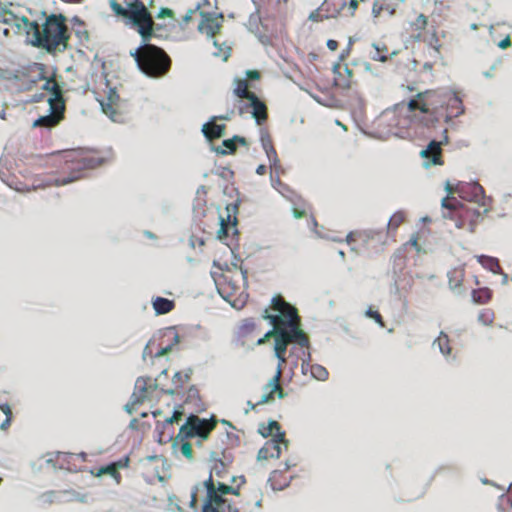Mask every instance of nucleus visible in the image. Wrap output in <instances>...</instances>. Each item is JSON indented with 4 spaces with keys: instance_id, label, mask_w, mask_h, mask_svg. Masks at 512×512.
<instances>
[{
    "instance_id": "nucleus-1",
    "label": "nucleus",
    "mask_w": 512,
    "mask_h": 512,
    "mask_svg": "<svg viewBox=\"0 0 512 512\" xmlns=\"http://www.w3.org/2000/svg\"><path fill=\"white\" fill-rule=\"evenodd\" d=\"M271 302L273 309L278 314L270 315L267 310L264 311L263 318L269 320L273 328L257 340V345L263 344L267 338L274 336L275 353L285 354L290 343H296L301 347H308L309 339L299 327V317L296 309L281 297H273Z\"/></svg>"
},
{
    "instance_id": "nucleus-2",
    "label": "nucleus",
    "mask_w": 512,
    "mask_h": 512,
    "mask_svg": "<svg viewBox=\"0 0 512 512\" xmlns=\"http://www.w3.org/2000/svg\"><path fill=\"white\" fill-rule=\"evenodd\" d=\"M66 33L64 18L51 15L41 27L36 22H31L27 30V42L48 52L61 51L66 47Z\"/></svg>"
},
{
    "instance_id": "nucleus-3",
    "label": "nucleus",
    "mask_w": 512,
    "mask_h": 512,
    "mask_svg": "<svg viewBox=\"0 0 512 512\" xmlns=\"http://www.w3.org/2000/svg\"><path fill=\"white\" fill-rule=\"evenodd\" d=\"M150 37L151 35L146 40L143 39L144 43L130 51V55L142 73L148 77L160 78L169 71L171 60L163 49L147 43Z\"/></svg>"
},
{
    "instance_id": "nucleus-4",
    "label": "nucleus",
    "mask_w": 512,
    "mask_h": 512,
    "mask_svg": "<svg viewBox=\"0 0 512 512\" xmlns=\"http://www.w3.org/2000/svg\"><path fill=\"white\" fill-rule=\"evenodd\" d=\"M123 7L116 0H110V7L117 16L124 18L127 26L135 28L146 40L153 31V19L144 3L140 0H124Z\"/></svg>"
},
{
    "instance_id": "nucleus-5",
    "label": "nucleus",
    "mask_w": 512,
    "mask_h": 512,
    "mask_svg": "<svg viewBox=\"0 0 512 512\" xmlns=\"http://www.w3.org/2000/svg\"><path fill=\"white\" fill-rule=\"evenodd\" d=\"M59 160L65 165V169L69 171V176L55 178L53 181L48 182L46 186L70 184L82 177L83 170L95 168L103 163L102 158L83 150L65 151L59 156Z\"/></svg>"
},
{
    "instance_id": "nucleus-6",
    "label": "nucleus",
    "mask_w": 512,
    "mask_h": 512,
    "mask_svg": "<svg viewBox=\"0 0 512 512\" xmlns=\"http://www.w3.org/2000/svg\"><path fill=\"white\" fill-rule=\"evenodd\" d=\"M396 120V129H388L380 131V137L396 136L399 138H407L411 136L410 128L414 125L412 113L407 111V107H396L394 110H387L380 115V124L386 121Z\"/></svg>"
},
{
    "instance_id": "nucleus-7",
    "label": "nucleus",
    "mask_w": 512,
    "mask_h": 512,
    "mask_svg": "<svg viewBox=\"0 0 512 512\" xmlns=\"http://www.w3.org/2000/svg\"><path fill=\"white\" fill-rule=\"evenodd\" d=\"M213 427L214 423H211L207 419H201L196 415H190L186 422L180 427L176 440L181 439L183 441L195 436H198L201 439H206Z\"/></svg>"
},
{
    "instance_id": "nucleus-8",
    "label": "nucleus",
    "mask_w": 512,
    "mask_h": 512,
    "mask_svg": "<svg viewBox=\"0 0 512 512\" xmlns=\"http://www.w3.org/2000/svg\"><path fill=\"white\" fill-rule=\"evenodd\" d=\"M459 196L466 201L473 202L479 206L490 205L492 199L485 195L483 187L478 182L465 183L456 188Z\"/></svg>"
},
{
    "instance_id": "nucleus-9",
    "label": "nucleus",
    "mask_w": 512,
    "mask_h": 512,
    "mask_svg": "<svg viewBox=\"0 0 512 512\" xmlns=\"http://www.w3.org/2000/svg\"><path fill=\"white\" fill-rule=\"evenodd\" d=\"M49 114L40 116L33 122L34 127L51 128L56 126L63 118L64 102L55 101L54 98H48Z\"/></svg>"
},
{
    "instance_id": "nucleus-10",
    "label": "nucleus",
    "mask_w": 512,
    "mask_h": 512,
    "mask_svg": "<svg viewBox=\"0 0 512 512\" xmlns=\"http://www.w3.org/2000/svg\"><path fill=\"white\" fill-rule=\"evenodd\" d=\"M203 486L206 489V499L202 507V512H213L212 508L217 510L219 506L227 505L229 501L223 497L224 495L218 493L211 474L208 479L203 482Z\"/></svg>"
},
{
    "instance_id": "nucleus-11",
    "label": "nucleus",
    "mask_w": 512,
    "mask_h": 512,
    "mask_svg": "<svg viewBox=\"0 0 512 512\" xmlns=\"http://www.w3.org/2000/svg\"><path fill=\"white\" fill-rule=\"evenodd\" d=\"M407 111L412 113L414 124L430 127L437 121V119L429 113L428 107L425 104L420 105L416 99L409 101Z\"/></svg>"
},
{
    "instance_id": "nucleus-12",
    "label": "nucleus",
    "mask_w": 512,
    "mask_h": 512,
    "mask_svg": "<svg viewBox=\"0 0 512 512\" xmlns=\"http://www.w3.org/2000/svg\"><path fill=\"white\" fill-rule=\"evenodd\" d=\"M281 444L287 447L285 433H276L274 437L268 440L258 451L257 459L261 461L269 458H279L281 455Z\"/></svg>"
},
{
    "instance_id": "nucleus-13",
    "label": "nucleus",
    "mask_w": 512,
    "mask_h": 512,
    "mask_svg": "<svg viewBox=\"0 0 512 512\" xmlns=\"http://www.w3.org/2000/svg\"><path fill=\"white\" fill-rule=\"evenodd\" d=\"M200 15L202 20L198 25L199 32L205 34L207 37H213L221 28L223 15L221 13L216 14L206 11H201Z\"/></svg>"
},
{
    "instance_id": "nucleus-14",
    "label": "nucleus",
    "mask_w": 512,
    "mask_h": 512,
    "mask_svg": "<svg viewBox=\"0 0 512 512\" xmlns=\"http://www.w3.org/2000/svg\"><path fill=\"white\" fill-rule=\"evenodd\" d=\"M357 237L361 239L365 245L377 248L386 243L387 234L380 230L367 229L359 231Z\"/></svg>"
},
{
    "instance_id": "nucleus-15",
    "label": "nucleus",
    "mask_w": 512,
    "mask_h": 512,
    "mask_svg": "<svg viewBox=\"0 0 512 512\" xmlns=\"http://www.w3.org/2000/svg\"><path fill=\"white\" fill-rule=\"evenodd\" d=\"M157 384L152 382L150 378L139 377L135 382V389L131 396H133L134 403H143L147 398V392L151 389H156Z\"/></svg>"
},
{
    "instance_id": "nucleus-16",
    "label": "nucleus",
    "mask_w": 512,
    "mask_h": 512,
    "mask_svg": "<svg viewBox=\"0 0 512 512\" xmlns=\"http://www.w3.org/2000/svg\"><path fill=\"white\" fill-rule=\"evenodd\" d=\"M0 22L16 28L17 33L23 30L26 34L31 25V22L26 17H18L10 11H3L0 14Z\"/></svg>"
},
{
    "instance_id": "nucleus-17",
    "label": "nucleus",
    "mask_w": 512,
    "mask_h": 512,
    "mask_svg": "<svg viewBox=\"0 0 512 512\" xmlns=\"http://www.w3.org/2000/svg\"><path fill=\"white\" fill-rule=\"evenodd\" d=\"M442 141H431L427 148L423 149L420 152V156L427 161L424 163L425 167H429L430 165L441 164L440 155H441V145Z\"/></svg>"
},
{
    "instance_id": "nucleus-18",
    "label": "nucleus",
    "mask_w": 512,
    "mask_h": 512,
    "mask_svg": "<svg viewBox=\"0 0 512 512\" xmlns=\"http://www.w3.org/2000/svg\"><path fill=\"white\" fill-rule=\"evenodd\" d=\"M442 141H431L427 148L423 149L420 152V156L427 161L424 163L425 167H429L430 165L441 164L440 155H441V145Z\"/></svg>"
},
{
    "instance_id": "nucleus-19",
    "label": "nucleus",
    "mask_w": 512,
    "mask_h": 512,
    "mask_svg": "<svg viewBox=\"0 0 512 512\" xmlns=\"http://www.w3.org/2000/svg\"><path fill=\"white\" fill-rule=\"evenodd\" d=\"M119 99L118 94L114 89H110L107 95V101H100L102 111L114 122L118 121V114L115 110V105Z\"/></svg>"
},
{
    "instance_id": "nucleus-20",
    "label": "nucleus",
    "mask_w": 512,
    "mask_h": 512,
    "mask_svg": "<svg viewBox=\"0 0 512 512\" xmlns=\"http://www.w3.org/2000/svg\"><path fill=\"white\" fill-rule=\"evenodd\" d=\"M217 116H213L210 121L202 126V132L204 136L211 140L214 138H220L224 135L225 125L216 124Z\"/></svg>"
},
{
    "instance_id": "nucleus-21",
    "label": "nucleus",
    "mask_w": 512,
    "mask_h": 512,
    "mask_svg": "<svg viewBox=\"0 0 512 512\" xmlns=\"http://www.w3.org/2000/svg\"><path fill=\"white\" fill-rule=\"evenodd\" d=\"M250 107L252 108V116L254 117L256 123L261 125L267 119L266 106L263 102H261L258 97L250 96Z\"/></svg>"
},
{
    "instance_id": "nucleus-22",
    "label": "nucleus",
    "mask_w": 512,
    "mask_h": 512,
    "mask_svg": "<svg viewBox=\"0 0 512 512\" xmlns=\"http://www.w3.org/2000/svg\"><path fill=\"white\" fill-rule=\"evenodd\" d=\"M341 65L339 63L334 64L333 73L337 75L335 78V83L337 86L347 89L351 86V78H352V70H350L347 66L344 67L345 76L341 73Z\"/></svg>"
},
{
    "instance_id": "nucleus-23",
    "label": "nucleus",
    "mask_w": 512,
    "mask_h": 512,
    "mask_svg": "<svg viewBox=\"0 0 512 512\" xmlns=\"http://www.w3.org/2000/svg\"><path fill=\"white\" fill-rule=\"evenodd\" d=\"M433 348H437L439 352L446 358L451 356L450 340L446 333L440 332L439 336L432 343Z\"/></svg>"
},
{
    "instance_id": "nucleus-24",
    "label": "nucleus",
    "mask_w": 512,
    "mask_h": 512,
    "mask_svg": "<svg viewBox=\"0 0 512 512\" xmlns=\"http://www.w3.org/2000/svg\"><path fill=\"white\" fill-rule=\"evenodd\" d=\"M152 305L157 315L169 313L174 308V301L163 297H156L152 300Z\"/></svg>"
},
{
    "instance_id": "nucleus-25",
    "label": "nucleus",
    "mask_w": 512,
    "mask_h": 512,
    "mask_svg": "<svg viewBox=\"0 0 512 512\" xmlns=\"http://www.w3.org/2000/svg\"><path fill=\"white\" fill-rule=\"evenodd\" d=\"M45 80L44 76V65L35 63L33 66L29 69V75H28V85L26 86V89H31L33 85H35L38 81Z\"/></svg>"
},
{
    "instance_id": "nucleus-26",
    "label": "nucleus",
    "mask_w": 512,
    "mask_h": 512,
    "mask_svg": "<svg viewBox=\"0 0 512 512\" xmlns=\"http://www.w3.org/2000/svg\"><path fill=\"white\" fill-rule=\"evenodd\" d=\"M463 279H464V269L463 268H455L448 272L449 287L453 291L460 289Z\"/></svg>"
},
{
    "instance_id": "nucleus-27",
    "label": "nucleus",
    "mask_w": 512,
    "mask_h": 512,
    "mask_svg": "<svg viewBox=\"0 0 512 512\" xmlns=\"http://www.w3.org/2000/svg\"><path fill=\"white\" fill-rule=\"evenodd\" d=\"M477 261L487 270L493 273H501V268L498 259L491 256L479 255L476 257Z\"/></svg>"
},
{
    "instance_id": "nucleus-28",
    "label": "nucleus",
    "mask_w": 512,
    "mask_h": 512,
    "mask_svg": "<svg viewBox=\"0 0 512 512\" xmlns=\"http://www.w3.org/2000/svg\"><path fill=\"white\" fill-rule=\"evenodd\" d=\"M280 378H281V370L279 368L276 370L275 375L269 380V382L266 384L264 389H271V392H273V394L275 392H277L278 398L283 399L284 397H286V393L280 387V384H279Z\"/></svg>"
},
{
    "instance_id": "nucleus-29",
    "label": "nucleus",
    "mask_w": 512,
    "mask_h": 512,
    "mask_svg": "<svg viewBox=\"0 0 512 512\" xmlns=\"http://www.w3.org/2000/svg\"><path fill=\"white\" fill-rule=\"evenodd\" d=\"M258 431L265 438L268 436L273 438L276 433H285L281 430L279 423L274 420H270L267 425L261 424Z\"/></svg>"
},
{
    "instance_id": "nucleus-30",
    "label": "nucleus",
    "mask_w": 512,
    "mask_h": 512,
    "mask_svg": "<svg viewBox=\"0 0 512 512\" xmlns=\"http://www.w3.org/2000/svg\"><path fill=\"white\" fill-rule=\"evenodd\" d=\"M234 93L239 98H245L248 101L250 100V96H255L254 93L248 91L247 82L244 79H235Z\"/></svg>"
},
{
    "instance_id": "nucleus-31",
    "label": "nucleus",
    "mask_w": 512,
    "mask_h": 512,
    "mask_svg": "<svg viewBox=\"0 0 512 512\" xmlns=\"http://www.w3.org/2000/svg\"><path fill=\"white\" fill-rule=\"evenodd\" d=\"M374 49L373 52H370V58L375 61L386 62L388 60L387 52L388 49L385 45L380 46L376 43L372 44Z\"/></svg>"
},
{
    "instance_id": "nucleus-32",
    "label": "nucleus",
    "mask_w": 512,
    "mask_h": 512,
    "mask_svg": "<svg viewBox=\"0 0 512 512\" xmlns=\"http://www.w3.org/2000/svg\"><path fill=\"white\" fill-rule=\"evenodd\" d=\"M42 89L52 92V95L49 98H54L55 101H63L61 97V90L54 80L45 78Z\"/></svg>"
},
{
    "instance_id": "nucleus-33",
    "label": "nucleus",
    "mask_w": 512,
    "mask_h": 512,
    "mask_svg": "<svg viewBox=\"0 0 512 512\" xmlns=\"http://www.w3.org/2000/svg\"><path fill=\"white\" fill-rule=\"evenodd\" d=\"M491 298V291L488 288H480L478 290H473L472 292V300L477 304H485Z\"/></svg>"
},
{
    "instance_id": "nucleus-34",
    "label": "nucleus",
    "mask_w": 512,
    "mask_h": 512,
    "mask_svg": "<svg viewBox=\"0 0 512 512\" xmlns=\"http://www.w3.org/2000/svg\"><path fill=\"white\" fill-rule=\"evenodd\" d=\"M412 287H413V281H412L411 278L407 281L405 286L400 287V277L399 276H395L394 277V283H393V285L391 287V291L390 292H391V294H394V295L400 297L401 296V290H404L405 292H408V291H410L412 289Z\"/></svg>"
},
{
    "instance_id": "nucleus-35",
    "label": "nucleus",
    "mask_w": 512,
    "mask_h": 512,
    "mask_svg": "<svg viewBox=\"0 0 512 512\" xmlns=\"http://www.w3.org/2000/svg\"><path fill=\"white\" fill-rule=\"evenodd\" d=\"M311 377L318 381H326L329 373L327 369L320 364H313L311 367Z\"/></svg>"
},
{
    "instance_id": "nucleus-36",
    "label": "nucleus",
    "mask_w": 512,
    "mask_h": 512,
    "mask_svg": "<svg viewBox=\"0 0 512 512\" xmlns=\"http://www.w3.org/2000/svg\"><path fill=\"white\" fill-rule=\"evenodd\" d=\"M104 474H108V475L112 476L117 481V483L119 482L120 474L116 470V464L115 463H112V464L107 465L105 467H101L99 469L98 473H97V476H102Z\"/></svg>"
},
{
    "instance_id": "nucleus-37",
    "label": "nucleus",
    "mask_w": 512,
    "mask_h": 512,
    "mask_svg": "<svg viewBox=\"0 0 512 512\" xmlns=\"http://www.w3.org/2000/svg\"><path fill=\"white\" fill-rule=\"evenodd\" d=\"M494 320V313L491 309H483L479 312L478 321L485 325L490 326Z\"/></svg>"
},
{
    "instance_id": "nucleus-38",
    "label": "nucleus",
    "mask_w": 512,
    "mask_h": 512,
    "mask_svg": "<svg viewBox=\"0 0 512 512\" xmlns=\"http://www.w3.org/2000/svg\"><path fill=\"white\" fill-rule=\"evenodd\" d=\"M327 5H329V2L325 1L321 7H319L318 9H316L310 13L308 19L310 21L320 22V21H323L324 19L329 18L330 17L329 15H323L321 13V11H323L324 7Z\"/></svg>"
},
{
    "instance_id": "nucleus-39",
    "label": "nucleus",
    "mask_w": 512,
    "mask_h": 512,
    "mask_svg": "<svg viewBox=\"0 0 512 512\" xmlns=\"http://www.w3.org/2000/svg\"><path fill=\"white\" fill-rule=\"evenodd\" d=\"M255 322L253 319H245L239 327V335L247 336L255 329Z\"/></svg>"
},
{
    "instance_id": "nucleus-40",
    "label": "nucleus",
    "mask_w": 512,
    "mask_h": 512,
    "mask_svg": "<svg viewBox=\"0 0 512 512\" xmlns=\"http://www.w3.org/2000/svg\"><path fill=\"white\" fill-rule=\"evenodd\" d=\"M222 145L226 148V149H222L221 147H217L214 149V151L218 154H221V155H226L228 153H233L235 150H236V145L235 143L233 142L232 139H226L223 141Z\"/></svg>"
},
{
    "instance_id": "nucleus-41",
    "label": "nucleus",
    "mask_w": 512,
    "mask_h": 512,
    "mask_svg": "<svg viewBox=\"0 0 512 512\" xmlns=\"http://www.w3.org/2000/svg\"><path fill=\"white\" fill-rule=\"evenodd\" d=\"M236 289V286L232 284L227 277H225V283L218 290L222 297L227 299V296H230L232 292L236 291Z\"/></svg>"
},
{
    "instance_id": "nucleus-42",
    "label": "nucleus",
    "mask_w": 512,
    "mask_h": 512,
    "mask_svg": "<svg viewBox=\"0 0 512 512\" xmlns=\"http://www.w3.org/2000/svg\"><path fill=\"white\" fill-rule=\"evenodd\" d=\"M449 107H450L451 109H454V108H455V109H457V110H458V111H457V113L454 115V117H458L459 115H461V114H463V113H464V106H463V104H462V101H461V99H460L457 95H455V94H453V95H452V98H451V100H450V102H449Z\"/></svg>"
},
{
    "instance_id": "nucleus-43",
    "label": "nucleus",
    "mask_w": 512,
    "mask_h": 512,
    "mask_svg": "<svg viewBox=\"0 0 512 512\" xmlns=\"http://www.w3.org/2000/svg\"><path fill=\"white\" fill-rule=\"evenodd\" d=\"M403 221H404L403 213L396 212L390 217V219L387 223V228L388 229H396Z\"/></svg>"
},
{
    "instance_id": "nucleus-44",
    "label": "nucleus",
    "mask_w": 512,
    "mask_h": 512,
    "mask_svg": "<svg viewBox=\"0 0 512 512\" xmlns=\"http://www.w3.org/2000/svg\"><path fill=\"white\" fill-rule=\"evenodd\" d=\"M260 140L262 148L265 151V153H274V147L272 145V141L268 133L262 132Z\"/></svg>"
},
{
    "instance_id": "nucleus-45",
    "label": "nucleus",
    "mask_w": 512,
    "mask_h": 512,
    "mask_svg": "<svg viewBox=\"0 0 512 512\" xmlns=\"http://www.w3.org/2000/svg\"><path fill=\"white\" fill-rule=\"evenodd\" d=\"M180 341L179 335L177 333H173V341L171 344L161 348L156 354L155 357L159 358L167 353H169L174 345H177Z\"/></svg>"
},
{
    "instance_id": "nucleus-46",
    "label": "nucleus",
    "mask_w": 512,
    "mask_h": 512,
    "mask_svg": "<svg viewBox=\"0 0 512 512\" xmlns=\"http://www.w3.org/2000/svg\"><path fill=\"white\" fill-rule=\"evenodd\" d=\"M189 374H183L181 372H176L172 378L173 385L175 388L182 387L184 383L189 380Z\"/></svg>"
},
{
    "instance_id": "nucleus-47",
    "label": "nucleus",
    "mask_w": 512,
    "mask_h": 512,
    "mask_svg": "<svg viewBox=\"0 0 512 512\" xmlns=\"http://www.w3.org/2000/svg\"><path fill=\"white\" fill-rule=\"evenodd\" d=\"M449 199H450L449 197L442 199L441 206L443 208H446L449 210H457L459 208L464 209V205L461 202H459L455 198H451L453 200V202L449 203L448 202Z\"/></svg>"
},
{
    "instance_id": "nucleus-48",
    "label": "nucleus",
    "mask_w": 512,
    "mask_h": 512,
    "mask_svg": "<svg viewBox=\"0 0 512 512\" xmlns=\"http://www.w3.org/2000/svg\"><path fill=\"white\" fill-rule=\"evenodd\" d=\"M259 24H260V16H259V13L257 10L255 13H252L250 15L247 25L251 31H258Z\"/></svg>"
},
{
    "instance_id": "nucleus-49",
    "label": "nucleus",
    "mask_w": 512,
    "mask_h": 512,
    "mask_svg": "<svg viewBox=\"0 0 512 512\" xmlns=\"http://www.w3.org/2000/svg\"><path fill=\"white\" fill-rule=\"evenodd\" d=\"M213 45L216 48V51L213 52V55L216 57H222L224 61H226L229 57V48L228 47H219L217 41H213Z\"/></svg>"
},
{
    "instance_id": "nucleus-50",
    "label": "nucleus",
    "mask_w": 512,
    "mask_h": 512,
    "mask_svg": "<svg viewBox=\"0 0 512 512\" xmlns=\"http://www.w3.org/2000/svg\"><path fill=\"white\" fill-rule=\"evenodd\" d=\"M489 209L487 208V206L485 207L484 211L483 212H480L479 210L477 209H469V208H466L465 209V213H466V217H469L470 219H475L477 221V219L482 215V214H486L488 213Z\"/></svg>"
},
{
    "instance_id": "nucleus-51",
    "label": "nucleus",
    "mask_w": 512,
    "mask_h": 512,
    "mask_svg": "<svg viewBox=\"0 0 512 512\" xmlns=\"http://www.w3.org/2000/svg\"><path fill=\"white\" fill-rule=\"evenodd\" d=\"M385 8V0H376L374 2L373 8H372V14L374 17L380 16L382 12H384Z\"/></svg>"
},
{
    "instance_id": "nucleus-52",
    "label": "nucleus",
    "mask_w": 512,
    "mask_h": 512,
    "mask_svg": "<svg viewBox=\"0 0 512 512\" xmlns=\"http://www.w3.org/2000/svg\"><path fill=\"white\" fill-rule=\"evenodd\" d=\"M266 155L269 160L270 168L276 169L279 166V159L276 150L274 149V153H266Z\"/></svg>"
},
{
    "instance_id": "nucleus-53",
    "label": "nucleus",
    "mask_w": 512,
    "mask_h": 512,
    "mask_svg": "<svg viewBox=\"0 0 512 512\" xmlns=\"http://www.w3.org/2000/svg\"><path fill=\"white\" fill-rule=\"evenodd\" d=\"M181 453L188 459H192V446L188 442H183L180 447Z\"/></svg>"
},
{
    "instance_id": "nucleus-54",
    "label": "nucleus",
    "mask_w": 512,
    "mask_h": 512,
    "mask_svg": "<svg viewBox=\"0 0 512 512\" xmlns=\"http://www.w3.org/2000/svg\"><path fill=\"white\" fill-rule=\"evenodd\" d=\"M366 316L373 318L377 323H379L381 326H384V323L382 321L381 315L377 311H373L371 308H369L366 311Z\"/></svg>"
},
{
    "instance_id": "nucleus-55",
    "label": "nucleus",
    "mask_w": 512,
    "mask_h": 512,
    "mask_svg": "<svg viewBox=\"0 0 512 512\" xmlns=\"http://www.w3.org/2000/svg\"><path fill=\"white\" fill-rule=\"evenodd\" d=\"M198 9H200V4H197V5H196V7H195V9H189V10L186 12V14L183 16V18H182V24H185V25H186V24H188V23L191 21L193 14H194Z\"/></svg>"
},
{
    "instance_id": "nucleus-56",
    "label": "nucleus",
    "mask_w": 512,
    "mask_h": 512,
    "mask_svg": "<svg viewBox=\"0 0 512 512\" xmlns=\"http://www.w3.org/2000/svg\"><path fill=\"white\" fill-rule=\"evenodd\" d=\"M213 512H239V510L236 507H233L230 502L227 503V505H221L219 506V509L212 508Z\"/></svg>"
},
{
    "instance_id": "nucleus-57",
    "label": "nucleus",
    "mask_w": 512,
    "mask_h": 512,
    "mask_svg": "<svg viewBox=\"0 0 512 512\" xmlns=\"http://www.w3.org/2000/svg\"><path fill=\"white\" fill-rule=\"evenodd\" d=\"M268 390V392L262 395L261 399L257 402V405H263L273 400V392H271V389Z\"/></svg>"
},
{
    "instance_id": "nucleus-58",
    "label": "nucleus",
    "mask_w": 512,
    "mask_h": 512,
    "mask_svg": "<svg viewBox=\"0 0 512 512\" xmlns=\"http://www.w3.org/2000/svg\"><path fill=\"white\" fill-rule=\"evenodd\" d=\"M396 120L394 121H386L380 124V118L377 121V125L379 128H383L381 131H387L388 129H396L395 127Z\"/></svg>"
},
{
    "instance_id": "nucleus-59",
    "label": "nucleus",
    "mask_w": 512,
    "mask_h": 512,
    "mask_svg": "<svg viewBox=\"0 0 512 512\" xmlns=\"http://www.w3.org/2000/svg\"><path fill=\"white\" fill-rule=\"evenodd\" d=\"M414 25L417 29H424L427 25V18L423 14H420L414 22Z\"/></svg>"
},
{
    "instance_id": "nucleus-60",
    "label": "nucleus",
    "mask_w": 512,
    "mask_h": 512,
    "mask_svg": "<svg viewBox=\"0 0 512 512\" xmlns=\"http://www.w3.org/2000/svg\"><path fill=\"white\" fill-rule=\"evenodd\" d=\"M220 224H221V227L218 230V238L222 239L227 235V223L223 217H220Z\"/></svg>"
},
{
    "instance_id": "nucleus-61",
    "label": "nucleus",
    "mask_w": 512,
    "mask_h": 512,
    "mask_svg": "<svg viewBox=\"0 0 512 512\" xmlns=\"http://www.w3.org/2000/svg\"><path fill=\"white\" fill-rule=\"evenodd\" d=\"M181 416V412L174 411L173 415L169 418H167L164 423L162 424V428H164L166 425L173 424L174 422H177Z\"/></svg>"
},
{
    "instance_id": "nucleus-62",
    "label": "nucleus",
    "mask_w": 512,
    "mask_h": 512,
    "mask_svg": "<svg viewBox=\"0 0 512 512\" xmlns=\"http://www.w3.org/2000/svg\"><path fill=\"white\" fill-rule=\"evenodd\" d=\"M216 490L218 491V493H221L222 495H226V494H229V491H232V487L218 482L216 484Z\"/></svg>"
},
{
    "instance_id": "nucleus-63",
    "label": "nucleus",
    "mask_w": 512,
    "mask_h": 512,
    "mask_svg": "<svg viewBox=\"0 0 512 512\" xmlns=\"http://www.w3.org/2000/svg\"><path fill=\"white\" fill-rule=\"evenodd\" d=\"M310 362L311 361H308V358L301 362V372L303 375H307L308 373L311 374V367L313 364H310Z\"/></svg>"
},
{
    "instance_id": "nucleus-64",
    "label": "nucleus",
    "mask_w": 512,
    "mask_h": 512,
    "mask_svg": "<svg viewBox=\"0 0 512 512\" xmlns=\"http://www.w3.org/2000/svg\"><path fill=\"white\" fill-rule=\"evenodd\" d=\"M500 504H499V507H501V505H503V503H506L507 507L508 508H511L512 507V495H507L505 493H503L501 496H500Z\"/></svg>"
}]
</instances>
